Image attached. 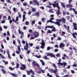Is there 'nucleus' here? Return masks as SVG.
Instances as JSON below:
<instances>
[{
	"label": "nucleus",
	"mask_w": 77,
	"mask_h": 77,
	"mask_svg": "<svg viewBox=\"0 0 77 77\" xmlns=\"http://www.w3.org/2000/svg\"><path fill=\"white\" fill-rule=\"evenodd\" d=\"M56 21L57 22H58L57 23V26H60V23H61V22H63L64 24H65V23H66L65 20L64 18H63L62 19H56Z\"/></svg>",
	"instance_id": "nucleus-1"
},
{
	"label": "nucleus",
	"mask_w": 77,
	"mask_h": 77,
	"mask_svg": "<svg viewBox=\"0 0 77 77\" xmlns=\"http://www.w3.org/2000/svg\"><path fill=\"white\" fill-rule=\"evenodd\" d=\"M21 67H20V69H21V70H23L24 71V69H26V65L24 64H21Z\"/></svg>",
	"instance_id": "nucleus-2"
},
{
	"label": "nucleus",
	"mask_w": 77,
	"mask_h": 77,
	"mask_svg": "<svg viewBox=\"0 0 77 77\" xmlns=\"http://www.w3.org/2000/svg\"><path fill=\"white\" fill-rule=\"evenodd\" d=\"M33 3L35 5H37V6H39V2H38V0H33Z\"/></svg>",
	"instance_id": "nucleus-3"
},
{
	"label": "nucleus",
	"mask_w": 77,
	"mask_h": 77,
	"mask_svg": "<svg viewBox=\"0 0 77 77\" xmlns=\"http://www.w3.org/2000/svg\"><path fill=\"white\" fill-rule=\"evenodd\" d=\"M41 46H40V48H41L43 49L44 48V46H45V43L44 42V40H42V42Z\"/></svg>",
	"instance_id": "nucleus-4"
},
{
	"label": "nucleus",
	"mask_w": 77,
	"mask_h": 77,
	"mask_svg": "<svg viewBox=\"0 0 77 77\" xmlns=\"http://www.w3.org/2000/svg\"><path fill=\"white\" fill-rule=\"evenodd\" d=\"M24 49L25 50H28V49H29L28 43H26V45L24 46Z\"/></svg>",
	"instance_id": "nucleus-5"
},
{
	"label": "nucleus",
	"mask_w": 77,
	"mask_h": 77,
	"mask_svg": "<svg viewBox=\"0 0 77 77\" xmlns=\"http://www.w3.org/2000/svg\"><path fill=\"white\" fill-rule=\"evenodd\" d=\"M73 26H74V29L75 30H77V24L75 23H73Z\"/></svg>",
	"instance_id": "nucleus-6"
},
{
	"label": "nucleus",
	"mask_w": 77,
	"mask_h": 77,
	"mask_svg": "<svg viewBox=\"0 0 77 77\" xmlns=\"http://www.w3.org/2000/svg\"><path fill=\"white\" fill-rule=\"evenodd\" d=\"M51 56V57H55V56L53 54L51 53H48L47 54V56Z\"/></svg>",
	"instance_id": "nucleus-7"
},
{
	"label": "nucleus",
	"mask_w": 77,
	"mask_h": 77,
	"mask_svg": "<svg viewBox=\"0 0 77 77\" xmlns=\"http://www.w3.org/2000/svg\"><path fill=\"white\" fill-rule=\"evenodd\" d=\"M32 64L34 66H37V67H39V64H38L36 62L33 61Z\"/></svg>",
	"instance_id": "nucleus-8"
},
{
	"label": "nucleus",
	"mask_w": 77,
	"mask_h": 77,
	"mask_svg": "<svg viewBox=\"0 0 77 77\" xmlns=\"http://www.w3.org/2000/svg\"><path fill=\"white\" fill-rule=\"evenodd\" d=\"M75 35L77 36V32H74L72 34V36L73 37V38H76V36Z\"/></svg>",
	"instance_id": "nucleus-9"
},
{
	"label": "nucleus",
	"mask_w": 77,
	"mask_h": 77,
	"mask_svg": "<svg viewBox=\"0 0 77 77\" xmlns=\"http://www.w3.org/2000/svg\"><path fill=\"white\" fill-rule=\"evenodd\" d=\"M63 67L65 68V66L66 65V63L65 62H63V63H61L60 66H63Z\"/></svg>",
	"instance_id": "nucleus-10"
},
{
	"label": "nucleus",
	"mask_w": 77,
	"mask_h": 77,
	"mask_svg": "<svg viewBox=\"0 0 77 77\" xmlns=\"http://www.w3.org/2000/svg\"><path fill=\"white\" fill-rule=\"evenodd\" d=\"M63 26H64L66 28V29H67V28L68 32H69V26H67V27H66V25L65 24H64Z\"/></svg>",
	"instance_id": "nucleus-11"
},
{
	"label": "nucleus",
	"mask_w": 77,
	"mask_h": 77,
	"mask_svg": "<svg viewBox=\"0 0 77 77\" xmlns=\"http://www.w3.org/2000/svg\"><path fill=\"white\" fill-rule=\"evenodd\" d=\"M34 35H35V36H34L35 38L38 37L39 36V34H38V33L37 32H35Z\"/></svg>",
	"instance_id": "nucleus-12"
},
{
	"label": "nucleus",
	"mask_w": 77,
	"mask_h": 77,
	"mask_svg": "<svg viewBox=\"0 0 77 77\" xmlns=\"http://www.w3.org/2000/svg\"><path fill=\"white\" fill-rule=\"evenodd\" d=\"M65 47V45L63 43H61L60 45V48H62V47Z\"/></svg>",
	"instance_id": "nucleus-13"
},
{
	"label": "nucleus",
	"mask_w": 77,
	"mask_h": 77,
	"mask_svg": "<svg viewBox=\"0 0 77 77\" xmlns=\"http://www.w3.org/2000/svg\"><path fill=\"white\" fill-rule=\"evenodd\" d=\"M56 2H57V1H55L54 4H53V3H52V5L53 6V7H54V8H55L56 7Z\"/></svg>",
	"instance_id": "nucleus-14"
},
{
	"label": "nucleus",
	"mask_w": 77,
	"mask_h": 77,
	"mask_svg": "<svg viewBox=\"0 0 77 77\" xmlns=\"http://www.w3.org/2000/svg\"><path fill=\"white\" fill-rule=\"evenodd\" d=\"M52 26V29H53L51 30V31H52V32H56V29L53 26Z\"/></svg>",
	"instance_id": "nucleus-15"
},
{
	"label": "nucleus",
	"mask_w": 77,
	"mask_h": 77,
	"mask_svg": "<svg viewBox=\"0 0 77 77\" xmlns=\"http://www.w3.org/2000/svg\"><path fill=\"white\" fill-rule=\"evenodd\" d=\"M56 13L57 15H59L60 13V10H58L56 12Z\"/></svg>",
	"instance_id": "nucleus-16"
},
{
	"label": "nucleus",
	"mask_w": 77,
	"mask_h": 77,
	"mask_svg": "<svg viewBox=\"0 0 77 77\" xmlns=\"http://www.w3.org/2000/svg\"><path fill=\"white\" fill-rule=\"evenodd\" d=\"M56 7H57V8L58 9V10H60V7L59 6V3H57Z\"/></svg>",
	"instance_id": "nucleus-17"
},
{
	"label": "nucleus",
	"mask_w": 77,
	"mask_h": 77,
	"mask_svg": "<svg viewBox=\"0 0 77 77\" xmlns=\"http://www.w3.org/2000/svg\"><path fill=\"white\" fill-rule=\"evenodd\" d=\"M18 32L19 34H21V35H24V32H21V30H20V29L18 30Z\"/></svg>",
	"instance_id": "nucleus-18"
},
{
	"label": "nucleus",
	"mask_w": 77,
	"mask_h": 77,
	"mask_svg": "<svg viewBox=\"0 0 77 77\" xmlns=\"http://www.w3.org/2000/svg\"><path fill=\"white\" fill-rule=\"evenodd\" d=\"M30 72L32 73L33 75H35V72L33 71V70L32 69H30L29 70Z\"/></svg>",
	"instance_id": "nucleus-19"
},
{
	"label": "nucleus",
	"mask_w": 77,
	"mask_h": 77,
	"mask_svg": "<svg viewBox=\"0 0 77 77\" xmlns=\"http://www.w3.org/2000/svg\"><path fill=\"white\" fill-rule=\"evenodd\" d=\"M43 58L45 60H48V59H49V58L47 57V55L44 56L43 57Z\"/></svg>",
	"instance_id": "nucleus-20"
},
{
	"label": "nucleus",
	"mask_w": 77,
	"mask_h": 77,
	"mask_svg": "<svg viewBox=\"0 0 77 77\" xmlns=\"http://www.w3.org/2000/svg\"><path fill=\"white\" fill-rule=\"evenodd\" d=\"M25 17H26V15H25V14H24L23 15V22H24V21L25 20Z\"/></svg>",
	"instance_id": "nucleus-21"
},
{
	"label": "nucleus",
	"mask_w": 77,
	"mask_h": 77,
	"mask_svg": "<svg viewBox=\"0 0 77 77\" xmlns=\"http://www.w3.org/2000/svg\"><path fill=\"white\" fill-rule=\"evenodd\" d=\"M61 5L62 6V7H63V8H65V4H64V3H63V2H61Z\"/></svg>",
	"instance_id": "nucleus-22"
},
{
	"label": "nucleus",
	"mask_w": 77,
	"mask_h": 77,
	"mask_svg": "<svg viewBox=\"0 0 77 77\" xmlns=\"http://www.w3.org/2000/svg\"><path fill=\"white\" fill-rule=\"evenodd\" d=\"M2 71L3 72V74H6V72L4 69H3L2 70Z\"/></svg>",
	"instance_id": "nucleus-23"
},
{
	"label": "nucleus",
	"mask_w": 77,
	"mask_h": 77,
	"mask_svg": "<svg viewBox=\"0 0 77 77\" xmlns=\"http://www.w3.org/2000/svg\"><path fill=\"white\" fill-rule=\"evenodd\" d=\"M57 72V69H56L55 70H53V72L54 73V74H56Z\"/></svg>",
	"instance_id": "nucleus-24"
},
{
	"label": "nucleus",
	"mask_w": 77,
	"mask_h": 77,
	"mask_svg": "<svg viewBox=\"0 0 77 77\" xmlns=\"http://www.w3.org/2000/svg\"><path fill=\"white\" fill-rule=\"evenodd\" d=\"M45 28L46 29H47V28H52L53 26H46L45 27Z\"/></svg>",
	"instance_id": "nucleus-25"
},
{
	"label": "nucleus",
	"mask_w": 77,
	"mask_h": 77,
	"mask_svg": "<svg viewBox=\"0 0 77 77\" xmlns=\"http://www.w3.org/2000/svg\"><path fill=\"white\" fill-rule=\"evenodd\" d=\"M40 61L41 62H42V65H45V63L44 62L43 60H40Z\"/></svg>",
	"instance_id": "nucleus-26"
},
{
	"label": "nucleus",
	"mask_w": 77,
	"mask_h": 77,
	"mask_svg": "<svg viewBox=\"0 0 77 77\" xmlns=\"http://www.w3.org/2000/svg\"><path fill=\"white\" fill-rule=\"evenodd\" d=\"M49 72H51V73H53V69H49Z\"/></svg>",
	"instance_id": "nucleus-27"
},
{
	"label": "nucleus",
	"mask_w": 77,
	"mask_h": 77,
	"mask_svg": "<svg viewBox=\"0 0 77 77\" xmlns=\"http://www.w3.org/2000/svg\"><path fill=\"white\" fill-rule=\"evenodd\" d=\"M11 74L12 75V76H13V77H17V76L16 75V74H14L13 73H12Z\"/></svg>",
	"instance_id": "nucleus-28"
},
{
	"label": "nucleus",
	"mask_w": 77,
	"mask_h": 77,
	"mask_svg": "<svg viewBox=\"0 0 77 77\" xmlns=\"http://www.w3.org/2000/svg\"><path fill=\"white\" fill-rule=\"evenodd\" d=\"M66 8H70V7H71V5L67 4L66 5Z\"/></svg>",
	"instance_id": "nucleus-29"
},
{
	"label": "nucleus",
	"mask_w": 77,
	"mask_h": 77,
	"mask_svg": "<svg viewBox=\"0 0 77 77\" xmlns=\"http://www.w3.org/2000/svg\"><path fill=\"white\" fill-rule=\"evenodd\" d=\"M20 66V64L18 63L16 64V68H19V66Z\"/></svg>",
	"instance_id": "nucleus-30"
},
{
	"label": "nucleus",
	"mask_w": 77,
	"mask_h": 77,
	"mask_svg": "<svg viewBox=\"0 0 77 77\" xmlns=\"http://www.w3.org/2000/svg\"><path fill=\"white\" fill-rule=\"evenodd\" d=\"M51 23H54V24H55L57 25V23H58V22H54V21H52Z\"/></svg>",
	"instance_id": "nucleus-31"
},
{
	"label": "nucleus",
	"mask_w": 77,
	"mask_h": 77,
	"mask_svg": "<svg viewBox=\"0 0 77 77\" xmlns=\"http://www.w3.org/2000/svg\"><path fill=\"white\" fill-rule=\"evenodd\" d=\"M47 33H51V31L50 30H48L47 32Z\"/></svg>",
	"instance_id": "nucleus-32"
},
{
	"label": "nucleus",
	"mask_w": 77,
	"mask_h": 77,
	"mask_svg": "<svg viewBox=\"0 0 77 77\" xmlns=\"http://www.w3.org/2000/svg\"><path fill=\"white\" fill-rule=\"evenodd\" d=\"M6 1L7 3H12V2H11V1H10V0H6Z\"/></svg>",
	"instance_id": "nucleus-33"
},
{
	"label": "nucleus",
	"mask_w": 77,
	"mask_h": 77,
	"mask_svg": "<svg viewBox=\"0 0 77 77\" xmlns=\"http://www.w3.org/2000/svg\"><path fill=\"white\" fill-rule=\"evenodd\" d=\"M16 23H17V21H18V17H16Z\"/></svg>",
	"instance_id": "nucleus-34"
},
{
	"label": "nucleus",
	"mask_w": 77,
	"mask_h": 77,
	"mask_svg": "<svg viewBox=\"0 0 77 77\" xmlns=\"http://www.w3.org/2000/svg\"><path fill=\"white\" fill-rule=\"evenodd\" d=\"M27 73L28 74V75H29V74H30V71L28 70H27L26 71Z\"/></svg>",
	"instance_id": "nucleus-35"
},
{
	"label": "nucleus",
	"mask_w": 77,
	"mask_h": 77,
	"mask_svg": "<svg viewBox=\"0 0 77 77\" xmlns=\"http://www.w3.org/2000/svg\"><path fill=\"white\" fill-rule=\"evenodd\" d=\"M10 51H7V53L8 55H10V54L9 53Z\"/></svg>",
	"instance_id": "nucleus-36"
},
{
	"label": "nucleus",
	"mask_w": 77,
	"mask_h": 77,
	"mask_svg": "<svg viewBox=\"0 0 77 77\" xmlns=\"http://www.w3.org/2000/svg\"><path fill=\"white\" fill-rule=\"evenodd\" d=\"M35 56L36 57H37V58H41V56H38V55H36Z\"/></svg>",
	"instance_id": "nucleus-37"
},
{
	"label": "nucleus",
	"mask_w": 77,
	"mask_h": 77,
	"mask_svg": "<svg viewBox=\"0 0 77 77\" xmlns=\"http://www.w3.org/2000/svg\"><path fill=\"white\" fill-rule=\"evenodd\" d=\"M30 53V51L29 50H27V54H29V53Z\"/></svg>",
	"instance_id": "nucleus-38"
},
{
	"label": "nucleus",
	"mask_w": 77,
	"mask_h": 77,
	"mask_svg": "<svg viewBox=\"0 0 77 77\" xmlns=\"http://www.w3.org/2000/svg\"><path fill=\"white\" fill-rule=\"evenodd\" d=\"M9 68L10 69V70H11V71H12L14 69L13 68H12V67L11 66L9 67Z\"/></svg>",
	"instance_id": "nucleus-39"
},
{
	"label": "nucleus",
	"mask_w": 77,
	"mask_h": 77,
	"mask_svg": "<svg viewBox=\"0 0 77 77\" xmlns=\"http://www.w3.org/2000/svg\"><path fill=\"white\" fill-rule=\"evenodd\" d=\"M17 17H19V18H21V14L19 13L18 14V16Z\"/></svg>",
	"instance_id": "nucleus-40"
},
{
	"label": "nucleus",
	"mask_w": 77,
	"mask_h": 77,
	"mask_svg": "<svg viewBox=\"0 0 77 77\" xmlns=\"http://www.w3.org/2000/svg\"><path fill=\"white\" fill-rule=\"evenodd\" d=\"M35 23V20H32V24H34Z\"/></svg>",
	"instance_id": "nucleus-41"
},
{
	"label": "nucleus",
	"mask_w": 77,
	"mask_h": 77,
	"mask_svg": "<svg viewBox=\"0 0 77 77\" xmlns=\"http://www.w3.org/2000/svg\"><path fill=\"white\" fill-rule=\"evenodd\" d=\"M29 45L30 46V47H32V46H33V44L32 43H29Z\"/></svg>",
	"instance_id": "nucleus-42"
},
{
	"label": "nucleus",
	"mask_w": 77,
	"mask_h": 77,
	"mask_svg": "<svg viewBox=\"0 0 77 77\" xmlns=\"http://www.w3.org/2000/svg\"><path fill=\"white\" fill-rule=\"evenodd\" d=\"M53 66L55 68H57V66H56V64H55L54 63L53 65Z\"/></svg>",
	"instance_id": "nucleus-43"
},
{
	"label": "nucleus",
	"mask_w": 77,
	"mask_h": 77,
	"mask_svg": "<svg viewBox=\"0 0 77 77\" xmlns=\"http://www.w3.org/2000/svg\"><path fill=\"white\" fill-rule=\"evenodd\" d=\"M49 12H50V13H54V11H53L52 10H49Z\"/></svg>",
	"instance_id": "nucleus-44"
},
{
	"label": "nucleus",
	"mask_w": 77,
	"mask_h": 77,
	"mask_svg": "<svg viewBox=\"0 0 77 77\" xmlns=\"http://www.w3.org/2000/svg\"><path fill=\"white\" fill-rule=\"evenodd\" d=\"M41 71H42V73H45V71L44 70H43L42 69H41Z\"/></svg>",
	"instance_id": "nucleus-45"
},
{
	"label": "nucleus",
	"mask_w": 77,
	"mask_h": 77,
	"mask_svg": "<svg viewBox=\"0 0 77 77\" xmlns=\"http://www.w3.org/2000/svg\"><path fill=\"white\" fill-rule=\"evenodd\" d=\"M18 48L19 51H20L21 50L20 49V46H18Z\"/></svg>",
	"instance_id": "nucleus-46"
},
{
	"label": "nucleus",
	"mask_w": 77,
	"mask_h": 77,
	"mask_svg": "<svg viewBox=\"0 0 77 77\" xmlns=\"http://www.w3.org/2000/svg\"><path fill=\"white\" fill-rule=\"evenodd\" d=\"M39 12H37L35 15L36 16H38V15H39Z\"/></svg>",
	"instance_id": "nucleus-47"
},
{
	"label": "nucleus",
	"mask_w": 77,
	"mask_h": 77,
	"mask_svg": "<svg viewBox=\"0 0 77 77\" xmlns=\"http://www.w3.org/2000/svg\"><path fill=\"white\" fill-rule=\"evenodd\" d=\"M66 18H67V20H69V18H70V17L69 16H67L66 17Z\"/></svg>",
	"instance_id": "nucleus-48"
},
{
	"label": "nucleus",
	"mask_w": 77,
	"mask_h": 77,
	"mask_svg": "<svg viewBox=\"0 0 77 77\" xmlns=\"http://www.w3.org/2000/svg\"><path fill=\"white\" fill-rule=\"evenodd\" d=\"M50 49H51V48H50V47H48L47 49V50H50Z\"/></svg>",
	"instance_id": "nucleus-49"
},
{
	"label": "nucleus",
	"mask_w": 77,
	"mask_h": 77,
	"mask_svg": "<svg viewBox=\"0 0 77 77\" xmlns=\"http://www.w3.org/2000/svg\"><path fill=\"white\" fill-rule=\"evenodd\" d=\"M9 23L10 24L12 23V20H9Z\"/></svg>",
	"instance_id": "nucleus-50"
},
{
	"label": "nucleus",
	"mask_w": 77,
	"mask_h": 77,
	"mask_svg": "<svg viewBox=\"0 0 77 77\" xmlns=\"http://www.w3.org/2000/svg\"><path fill=\"white\" fill-rule=\"evenodd\" d=\"M36 49H37V50H39V46H37L36 47Z\"/></svg>",
	"instance_id": "nucleus-51"
},
{
	"label": "nucleus",
	"mask_w": 77,
	"mask_h": 77,
	"mask_svg": "<svg viewBox=\"0 0 77 77\" xmlns=\"http://www.w3.org/2000/svg\"><path fill=\"white\" fill-rule=\"evenodd\" d=\"M23 6H26V5H27V3L26 2L25 3H23Z\"/></svg>",
	"instance_id": "nucleus-52"
},
{
	"label": "nucleus",
	"mask_w": 77,
	"mask_h": 77,
	"mask_svg": "<svg viewBox=\"0 0 77 77\" xmlns=\"http://www.w3.org/2000/svg\"><path fill=\"white\" fill-rule=\"evenodd\" d=\"M58 51V49H56L54 50V51L55 52H57Z\"/></svg>",
	"instance_id": "nucleus-53"
},
{
	"label": "nucleus",
	"mask_w": 77,
	"mask_h": 77,
	"mask_svg": "<svg viewBox=\"0 0 77 77\" xmlns=\"http://www.w3.org/2000/svg\"><path fill=\"white\" fill-rule=\"evenodd\" d=\"M8 57L10 59H11V56H10V54L8 55Z\"/></svg>",
	"instance_id": "nucleus-54"
},
{
	"label": "nucleus",
	"mask_w": 77,
	"mask_h": 77,
	"mask_svg": "<svg viewBox=\"0 0 77 77\" xmlns=\"http://www.w3.org/2000/svg\"><path fill=\"white\" fill-rule=\"evenodd\" d=\"M76 66H77V65H76V64H74L72 66H74L75 67Z\"/></svg>",
	"instance_id": "nucleus-55"
},
{
	"label": "nucleus",
	"mask_w": 77,
	"mask_h": 77,
	"mask_svg": "<svg viewBox=\"0 0 77 77\" xmlns=\"http://www.w3.org/2000/svg\"><path fill=\"white\" fill-rule=\"evenodd\" d=\"M12 20H13V21L14 22V23H17L16 22V21L14 19V18H13L12 19Z\"/></svg>",
	"instance_id": "nucleus-56"
},
{
	"label": "nucleus",
	"mask_w": 77,
	"mask_h": 77,
	"mask_svg": "<svg viewBox=\"0 0 77 77\" xmlns=\"http://www.w3.org/2000/svg\"><path fill=\"white\" fill-rule=\"evenodd\" d=\"M3 27L5 29H7V26H4Z\"/></svg>",
	"instance_id": "nucleus-57"
},
{
	"label": "nucleus",
	"mask_w": 77,
	"mask_h": 77,
	"mask_svg": "<svg viewBox=\"0 0 77 77\" xmlns=\"http://www.w3.org/2000/svg\"><path fill=\"white\" fill-rule=\"evenodd\" d=\"M31 13H32V11H30L28 12V14L29 15H30V14H31Z\"/></svg>",
	"instance_id": "nucleus-58"
},
{
	"label": "nucleus",
	"mask_w": 77,
	"mask_h": 77,
	"mask_svg": "<svg viewBox=\"0 0 77 77\" xmlns=\"http://www.w3.org/2000/svg\"><path fill=\"white\" fill-rule=\"evenodd\" d=\"M55 48H59V46L57 45H56L55 46Z\"/></svg>",
	"instance_id": "nucleus-59"
},
{
	"label": "nucleus",
	"mask_w": 77,
	"mask_h": 77,
	"mask_svg": "<svg viewBox=\"0 0 77 77\" xmlns=\"http://www.w3.org/2000/svg\"><path fill=\"white\" fill-rule=\"evenodd\" d=\"M26 25H28V24H29V22H28V21H26Z\"/></svg>",
	"instance_id": "nucleus-60"
},
{
	"label": "nucleus",
	"mask_w": 77,
	"mask_h": 77,
	"mask_svg": "<svg viewBox=\"0 0 77 77\" xmlns=\"http://www.w3.org/2000/svg\"><path fill=\"white\" fill-rule=\"evenodd\" d=\"M73 11L74 12L75 14L76 15H77V12L75 11V10H73Z\"/></svg>",
	"instance_id": "nucleus-61"
},
{
	"label": "nucleus",
	"mask_w": 77,
	"mask_h": 77,
	"mask_svg": "<svg viewBox=\"0 0 77 77\" xmlns=\"http://www.w3.org/2000/svg\"><path fill=\"white\" fill-rule=\"evenodd\" d=\"M15 43H16V42L15 41V40H14L13 42V43L15 45Z\"/></svg>",
	"instance_id": "nucleus-62"
},
{
	"label": "nucleus",
	"mask_w": 77,
	"mask_h": 77,
	"mask_svg": "<svg viewBox=\"0 0 77 77\" xmlns=\"http://www.w3.org/2000/svg\"><path fill=\"white\" fill-rule=\"evenodd\" d=\"M73 50L75 51H77V49L76 48H75V47L73 48Z\"/></svg>",
	"instance_id": "nucleus-63"
},
{
	"label": "nucleus",
	"mask_w": 77,
	"mask_h": 77,
	"mask_svg": "<svg viewBox=\"0 0 77 77\" xmlns=\"http://www.w3.org/2000/svg\"><path fill=\"white\" fill-rule=\"evenodd\" d=\"M2 23L3 24L5 23V20H2Z\"/></svg>",
	"instance_id": "nucleus-64"
}]
</instances>
